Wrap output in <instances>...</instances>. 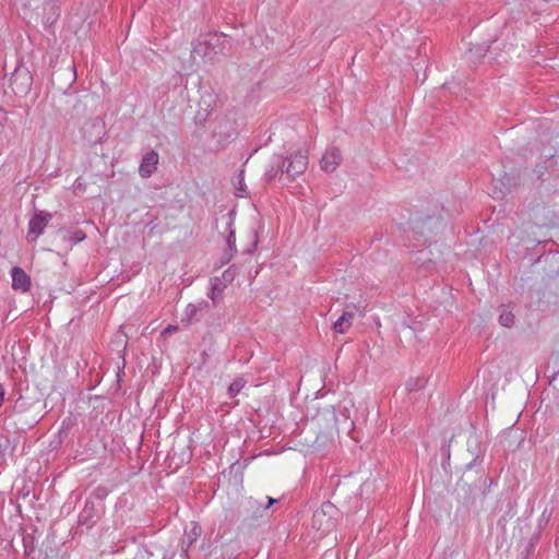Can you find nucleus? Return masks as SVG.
I'll return each instance as SVG.
<instances>
[{"label":"nucleus","mask_w":559,"mask_h":559,"mask_svg":"<svg viewBox=\"0 0 559 559\" xmlns=\"http://www.w3.org/2000/svg\"><path fill=\"white\" fill-rule=\"evenodd\" d=\"M307 167L308 156L305 152L298 151L290 155L287 165L283 156L274 155L271 159L270 167L264 174V177L266 181H272L277 177H282L284 174H287L288 177L294 178L305 173Z\"/></svg>","instance_id":"f257e3e1"},{"label":"nucleus","mask_w":559,"mask_h":559,"mask_svg":"<svg viewBox=\"0 0 559 559\" xmlns=\"http://www.w3.org/2000/svg\"><path fill=\"white\" fill-rule=\"evenodd\" d=\"M104 512V504L96 503L92 498H86L83 510L79 514V525L92 527L100 519Z\"/></svg>","instance_id":"f03ea898"},{"label":"nucleus","mask_w":559,"mask_h":559,"mask_svg":"<svg viewBox=\"0 0 559 559\" xmlns=\"http://www.w3.org/2000/svg\"><path fill=\"white\" fill-rule=\"evenodd\" d=\"M242 514L245 522L254 524L267 516V506H263V502L250 497L243 503Z\"/></svg>","instance_id":"7ed1b4c3"},{"label":"nucleus","mask_w":559,"mask_h":559,"mask_svg":"<svg viewBox=\"0 0 559 559\" xmlns=\"http://www.w3.org/2000/svg\"><path fill=\"white\" fill-rule=\"evenodd\" d=\"M50 219V213L45 211L36 212L28 223L27 240L29 242L35 241L44 233Z\"/></svg>","instance_id":"20e7f679"},{"label":"nucleus","mask_w":559,"mask_h":559,"mask_svg":"<svg viewBox=\"0 0 559 559\" xmlns=\"http://www.w3.org/2000/svg\"><path fill=\"white\" fill-rule=\"evenodd\" d=\"M478 488L467 483H459L455 488L456 500L462 504L465 511H469L475 504Z\"/></svg>","instance_id":"39448f33"},{"label":"nucleus","mask_w":559,"mask_h":559,"mask_svg":"<svg viewBox=\"0 0 559 559\" xmlns=\"http://www.w3.org/2000/svg\"><path fill=\"white\" fill-rule=\"evenodd\" d=\"M159 156L157 152L150 151L141 159L139 174L142 178H150L157 168Z\"/></svg>","instance_id":"423d86ee"},{"label":"nucleus","mask_w":559,"mask_h":559,"mask_svg":"<svg viewBox=\"0 0 559 559\" xmlns=\"http://www.w3.org/2000/svg\"><path fill=\"white\" fill-rule=\"evenodd\" d=\"M11 85L15 94L26 95L31 91L32 78L27 71H17L12 79Z\"/></svg>","instance_id":"0eeeda50"},{"label":"nucleus","mask_w":559,"mask_h":559,"mask_svg":"<svg viewBox=\"0 0 559 559\" xmlns=\"http://www.w3.org/2000/svg\"><path fill=\"white\" fill-rule=\"evenodd\" d=\"M12 277V288L15 290L27 292L31 288V277L26 274V272L19 267L14 266L11 270Z\"/></svg>","instance_id":"6e6552de"},{"label":"nucleus","mask_w":559,"mask_h":559,"mask_svg":"<svg viewBox=\"0 0 559 559\" xmlns=\"http://www.w3.org/2000/svg\"><path fill=\"white\" fill-rule=\"evenodd\" d=\"M342 159L337 148H331L321 159V168L326 173H333Z\"/></svg>","instance_id":"1a4fd4ad"},{"label":"nucleus","mask_w":559,"mask_h":559,"mask_svg":"<svg viewBox=\"0 0 559 559\" xmlns=\"http://www.w3.org/2000/svg\"><path fill=\"white\" fill-rule=\"evenodd\" d=\"M355 313L352 310H345L342 316L333 323V332L335 334L346 333L353 324Z\"/></svg>","instance_id":"9d476101"},{"label":"nucleus","mask_w":559,"mask_h":559,"mask_svg":"<svg viewBox=\"0 0 559 559\" xmlns=\"http://www.w3.org/2000/svg\"><path fill=\"white\" fill-rule=\"evenodd\" d=\"M222 39L226 40L227 37L225 35H216L215 34V35L211 36L209 41H206L204 44L200 43L197 47H194L192 52L194 55L203 53L204 59L211 61V60H213V56L210 52H207V48L210 46H214V45L218 44Z\"/></svg>","instance_id":"9b49d317"},{"label":"nucleus","mask_w":559,"mask_h":559,"mask_svg":"<svg viewBox=\"0 0 559 559\" xmlns=\"http://www.w3.org/2000/svg\"><path fill=\"white\" fill-rule=\"evenodd\" d=\"M62 240L69 245V247H72L81 241H83L86 238V235L81 229H74V230H66L61 229L59 231Z\"/></svg>","instance_id":"f8f14e48"},{"label":"nucleus","mask_w":559,"mask_h":559,"mask_svg":"<svg viewBox=\"0 0 559 559\" xmlns=\"http://www.w3.org/2000/svg\"><path fill=\"white\" fill-rule=\"evenodd\" d=\"M202 530L201 526L193 523L192 528L189 532H186L183 538L181 540V551L187 554L190 546L198 539Z\"/></svg>","instance_id":"ddd939ff"},{"label":"nucleus","mask_w":559,"mask_h":559,"mask_svg":"<svg viewBox=\"0 0 559 559\" xmlns=\"http://www.w3.org/2000/svg\"><path fill=\"white\" fill-rule=\"evenodd\" d=\"M205 307H207V304L205 301H201L198 305L189 304L185 309L182 322L191 323L193 321H198L199 312Z\"/></svg>","instance_id":"4468645a"},{"label":"nucleus","mask_w":559,"mask_h":559,"mask_svg":"<svg viewBox=\"0 0 559 559\" xmlns=\"http://www.w3.org/2000/svg\"><path fill=\"white\" fill-rule=\"evenodd\" d=\"M340 416H341V418L338 416H335V424H336L337 430L338 431L342 430V431L349 433L354 429L355 424L349 418L348 409L344 408V411H341Z\"/></svg>","instance_id":"2eb2a0df"},{"label":"nucleus","mask_w":559,"mask_h":559,"mask_svg":"<svg viewBox=\"0 0 559 559\" xmlns=\"http://www.w3.org/2000/svg\"><path fill=\"white\" fill-rule=\"evenodd\" d=\"M499 314V323L502 326L510 328L514 323V314L509 306H501Z\"/></svg>","instance_id":"dca6fc26"},{"label":"nucleus","mask_w":559,"mask_h":559,"mask_svg":"<svg viewBox=\"0 0 559 559\" xmlns=\"http://www.w3.org/2000/svg\"><path fill=\"white\" fill-rule=\"evenodd\" d=\"M427 384V379L425 378H411L405 383V389L407 392H417L419 390H423Z\"/></svg>","instance_id":"f3484780"},{"label":"nucleus","mask_w":559,"mask_h":559,"mask_svg":"<svg viewBox=\"0 0 559 559\" xmlns=\"http://www.w3.org/2000/svg\"><path fill=\"white\" fill-rule=\"evenodd\" d=\"M247 384V380L242 377H237L228 386L227 394L229 397H235Z\"/></svg>","instance_id":"a211bd4d"},{"label":"nucleus","mask_w":559,"mask_h":559,"mask_svg":"<svg viewBox=\"0 0 559 559\" xmlns=\"http://www.w3.org/2000/svg\"><path fill=\"white\" fill-rule=\"evenodd\" d=\"M109 495V489L106 486H97L88 498H92L96 503H103L106 497Z\"/></svg>","instance_id":"6ab92c4d"},{"label":"nucleus","mask_w":559,"mask_h":559,"mask_svg":"<svg viewBox=\"0 0 559 559\" xmlns=\"http://www.w3.org/2000/svg\"><path fill=\"white\" fill-rule=\"evenodd\" d=\"M538 539H539V534H535L533 537H531V539L526 543L524 550L521 554L520 559H528L530 558L531 554L533 552V550L535 548V544L538 542Z\"/></svg>","instance_id":"aec40b11"},{"label":"nucleus","mask_w":559,"mask_h":559,"mask_svg":"<svg viewBox=\"0 0 559 559\" xmlns=\"http://www.w3.org/2000/svg\"><path fill=\"white\" fill-rule=\"evenodd\" d=\"M224 287L225 285H222L218 278H215L214 283H212V294L210 295V298L212 299L214 306L218 304L217 294H221Z\"/></svg>","instance_id":"412c9836"},{"label":"nucleus","mask_w":559,"mask_h":559,"mask_svg":"<svg viewBox=\"0 0 559 559\" xmlns=\"http://www.w3.org/2000/svg\"><path fill=\"white\" fill-rule=\"evenodd\" d=\"M23 546H24V550H25V555H31L34 549H35V545H34V542H35V538L33 535L31 534H25L23 535Z\"/></svg>","instance_id":"4be33fe9"},{"label":"nucleus","mask_w":559,"mask_h":559,"mask_svg":"<svg viewBox=\"0 0 559 559\" xmlns=\"http://www.w3.org/2000/svg\"><path fill=\"white\" fill-rule=\"evenodd\" d=\"M127 334L122 331H118L115 334L114 343L117 347H122V349L127 348Z\"/></svg>","instance_id":"5701e85b"},{"label":"nucleus","mask_w":559,"mask_h":559,"mask_svg":"<svg viewBox=\"0 0 559 559\" xmlns=\"http://www.w3.org/2000/svg\"><path fill=\"white\" fill-rule=\"evenodd\" d=\"M333 504L331 502H326L322 504L321 511H316L313 514V521H320L322 516L326 514V509H332Z\"/></svg>","instance_id":"b1692460"},{"label":"nucleus","mask_w":559,"mask_h":559,"mask_svg":"<svg viewBox=\"0 0 559 559\" xmlns=\"http://www.w3.org/2000/svg\"><path fill=\"white\" fill-rule=\"evenodd\" d=\"M227 246L230 249V251L236 252V236L235 233L231 230L227 237Z\"/></svg>","instance_id":"393cba45"},{"label":"nucleus","mask_w":559,"mask_h":559,"mask_svg":"<svg viewBox=\"0 0 559 559\" xmlns=\"http://www.w3.org/2000/svg\"><path fill=\"white\" fill-rule=\"evenodd\" d=\"M234 275H235V271L233 267H229L228 270H226L224 273H223V280L226 281V282H230L233 281L234 278Z\"/></svg>","instance_id":"a878e982"},{"label":"nucleus","mask_w":559,"mask_h":559,"mask_svg":"<svg viewBox=\"0 0 559 559\" xmlns=\"http://www.w3.org/2000/svg\"><path fill=\"white\" fill-rule=\"evenodd\" d=\"M278 502V499L266 497V503L264 506H267V510L275 503Z\"/></svg>","instance_id":"bb28decb"},{"label":"nucleus","mask_w":559,"mask_h":559,"mask_svg":"<svg viewBox=\"0 0 559 559\" xmlns=\"http://www.w3.org/2000/svg\"><path fill=\"white\" fill-rule=\"evenodd\" d=\"M175 331H177V326L169 325L168 328H166L164 330V333H171V332H175Z\"/></svg>","instance_id":"cd10ccee"},{"label":"nucleus","mask_w":559,"mask_h":559,"mask_svg":"<svg viewBox=\"0 0 559 559\" xmlns=\"http://www.w3.org/2000/svg\"><path fill=\"white\" fill-rule=\"evenodd\" d=\"M478 460H479V456L477 455V456H476L472 462H469V463L466 465V467H467L468 469H471V468L476 464V462H477Z\"/></svg>","instance_id":"c85d7f7f"},{"label":"nucleus","mask_w":559,"mask_h":559,"mask_svg":"<svg viewBox=\"0 0 559 559\" xmlns=\"http://www.w3.org/2000/svg\"><path fill=\"white\" fill-rule=\"evenodd\" d=\"M238 190H239L240 192H245V189H243V187H242V185H241V183L239 185ZM238 195H239V197H243V194H242V193H239Z\"/></svg>","instance_id":"c756f323"},{"label":"nucleus","mask_w":559,"mask_h":559,"mask_svg":"<svg viewBox=\"0 0 559 559\" xmlns=\"http://www.w3.org/2000/svg\"><path fill=\"white\" fill-rule=\"evenodd\" d=\"M206 357H207V354H206V352H202V358H203V362H205V360H206Z\"/></svg>","instance_id":"7c9ffc66"}]
</instances>
